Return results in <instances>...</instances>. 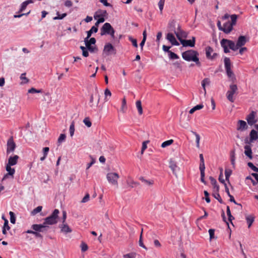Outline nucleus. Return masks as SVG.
Segmentation results:
<instances>
[{"label": "nucleus", "instance_id": "f257e3e1", "mask_svg": "<svg viewBox=\"0 0 258 258\" xmlns=\"http://www.w3.org/2000/svg\"><path fill=\"white\" fill-rule=\"evenodd\" d=\"M199 53L198 51L190 49L182 53V57L183 59L187 61H194L200 67L201 62L199 60Z\"/></svg>", "mask_w": 258, "mask_h": 258}, {"label": "nucleus", "instance_id": "f03ea898", "mask_svg": "<svg viewBox=\"0 0 258 258\" xmlns=\"http://www.w3.org/2000/svg\"><path fill=\"white\" fill-rule=\"evenodd\" d=\"M59 211L58 209H54L51 215L44 219V224L47 225H54L57 223Z\"/></svg>", "mask_w": 258, "mask_h": 258}, {"label": "nucleus", "instance_id": "7ed1b4c3", "mask_svg": "<svg viewBox=\"0 0 258 258\" xmlns=\"http://www.w3.org/2000/svg\"><path fill=\"white\" fill-rule=\"evenodd\" d=\"M114 33L115 30L109 23H105L100 30V35L101 36L107 34L110 35L111 38L113 39L115 38Z\"/></svg>", "mask_w": 258, "mask_h": 258}, {"label": "nucleus", "instance_id": "20e7f679", "mask_svg": "<svg viewBox=\"0 0 258 258\" xmlns=\"http://www.w3.org/2000/svg\"><path fill=\"white\" fill-rule=\"evenodd\" d=\"M174 33L176 35L178 39L180 41L181 44L183 45V46H189L191 47L195 46L196 40L195 37H192V39L191 40H184L180 38V36H179L178 32H176L175 31Z\"/></svg>", "mask_w": 258, "mask_h": 258}, {"label": "nucleus", "instance_id": "39448f33", "mask_svg": "<svg viewBox=\"0 0 258 258\" xmlns=\"http://www.w3.org/2000/svg\"><path fill=\"white\" fill-rule=\"evenodd\" d=\"M107 179L108 182L112 185H118L117 179L119 178V175L116 173L109 172L106 175Z\"/></svg>", "mask_w": 258, "mask_h": 258}, {"label": "nucleus", "instance_id": "423d86ee", "mask_svg": "<svg viewBox=\"0 0 258 258\" xmlns=\"http://www.w3.org/2000/svg\"><path fill=\"white\" fill-rule=\"evenodd\" d=\"M16 148V145L14 141L13 137H11L7 141L6 153L7 155L13 152Z\"/></svg>", "mask_w": 258, "mask_h": 258}, {"label": "nucleus", "instance_id": "0eeeda50", "mask_svg": "<svg viewBox=\"0 0 258 258\" xmlns=\"http://www.w3.org/2000/svg\"><path fill=\"white\" fill-rule=\"evenodd\" d=\"M49 226L46 225L43 222V224H33L31 226V228L34 231L38 232H45L47 231Z\"/></svg>", "mask_w": 258, "mask_h": 258}, {"label": "nucleus", "instance_id": "6e6552de", "mask_svg": "<svg viewBox=\"0 0 258 258\" xmlns=\"http://www.w3.org/2000/svg\"><path fill=\"white\" fill-rule=\"evenodd\" d=\"M12 166L6 164V170L8 172L3 176L2 181H4L9 177H11V178H14V174L15 173V168H12Z\"/></svg>", "mask_w": 258, "mask_h": 258}, {"label": "nucleus", "instance_id": "1a4fd4ad", "mask_svg": "<svg viewBox=\"0 0 258 258\" xmlns=\"http://www.w3.org/2000/svg\"><path fill=\"white\" fill-rule=\"evenodd\" d=\"M256 112L254 111H251L250 113L248 114L246 117V120L247 123L250 126L254 125L257 122V119L256 118Z\"/></svg>", "mask_w": 258, "mask_h": 258}, {"label": "nucleus", "instance_id": "9d476101", "mask_svg": "<svg viewBox=\"0 0 258 258\" xmlns=\"http://www.w3.org/2000/svg\"><path fill=\"white\" fill-rule=\"evenodd\" d=\"M103 52L106 54V55H109L112 54H116V50L111 44L108 43L105 45L103 49Z\"/></svg>", "mask_w": 258, "mask_h": 258}, {"label": "nucleus", "instance_id": "9b49d317", "mask_svg": "<svg viewBox=\"0 0 258 258\" xmlns=\"http://www.w3.org/2000/svg\"><path fill=\"white\" fill-rule=\"evenodd\" d=\"M222 40V44L224 43H225L227 45V46L231 50H232L233 51H236L237 49H238V48L236 44H235L234 41H233L232 40H228L226 39H223Z\"/></svg>", "mask_w": 258, "mask_h": 258}, {"label": "nucleus", "instance_id": "f8f14e48", "mask_svg": "<svg viewBox=\"0 0 258 258\" xmlns=\"http://www.w3.org/2000/svg\"><path fill=\"white\" fill-rule=\"evenodd\" d=\"M166 39L171 43L172 45L178 46L179 43L176 40L172 33H168L166 35Z\"/></svg>", "mask_w": 258, "mask_h": 258}, {"label": "nucleus", "instance_id": "ddd939ff", "mask_svg": "<svg viewBox=\"0 0 258 258\" xmlns=\"http://www.w3.org/2000/svg\"><path fill=\"white\" fill-rule=\"evenodd\" d=\"M233 26L230 24L229 21H228L223 24L222 31L226 34H228L233 30Z\"/></svg>", "mask_w": 258, "mask_h": 258}, {"label": "nucleus", "instance_id": "4468645a", "mask_svg": "<svg viewBox=\"0 0 258 258\" xmlns=\"http://www.w3.org/2000/svg\"><path fill=\"white\" fill-rule=\"evenodd\" d=\"M19 158V156L17 155L10 156L8 159V163L6 164L11 166H14L17 164Z\"/></svg>", "mask_w": 258, "mask_h": 258}, {"label": "nucleus", "instance_id": "2eb2a0df", "mask_svg": "<svg viewBox=\"0 0 258 258\" xmlns=\"http://www.w3.org/2000/svg\"><path fill=\"white\" fill-rule=\"evenodd\" d=\"M247 42L246 38L245 36L241 35L240 36L236 42L237 46L238 47V49L244 46Z\"/></svg>", "mask_w": 258, "mask_h": 258}, {"label": "nucleus", "instance_id": "dca6fc26", "mask_svg": "<svg viewBox=\"0 0 258 258\" xmlns=\"http://www.w3.org/2000/svg\"><path fill=\"white\" fill-rule=\"evenodd\" d=\"M249 137H250L249 142H247L245 141L246 143H252L254 141H255L257 139H258V133L255 130L252 129L251 130V131L250 132Z\"/></svg>", "mask_w": 258, "mask_h": 258}, {"label": "nucleus", "instance_id": "f3484780", "mask_svg": "<svg viewBox=\"0 0 258 258\" xmlns=\"http://www.w3.org/2000/svg\"><path fill=\"white\" fill-rule=\"evenodd\" d=\"M28 93H41V96H49L50 95V93L49 92H44L43 91L42 89H36L34 88H32L28 90Z\"/></svg>", "mask_w": 258, "mask_h": 258}, {"label": "nucleus", "instance_id": "a211bd4d", "mask_svg": "<svg viewBox=\"0 0 258 258\" xmlns=\"http://www.w3.org/2000/svg\"><path fill=\"white\" fill-rule=\"evenodd\" d=\"M247 128V125L246 122L242 120H239L238 122V126L237 130L238 131H243Z\"/></svg>", "mask_w": 258, "mask_h": 258}, {"label": "nucleus", "instance_id": "6ab92c4d", "mask_svg": "<svg viewBox=\"0 0 258 258\" xmlns=\"http://www.w3.org/2000/svg\"><path fill=\"white\" fill-rule=\"evenodd\" d=\"M244 148L245 155L246 156H247L250 159H251L252 158V153L250 146L249 145H245Z\"/></svg>", "mask_w": 258, "mask_h": 258}, {"label": "nucleus", "instance_id": "aec40b11", "mask_svg": "<svg viewBox=\"0 0 258 258\" xmlns=\"http://www.w3.org/2000/svg\"><path fill=\"white\" fill-rule=\"evenodd\" d=\"M61 229V231L63 233L67 234L68 233H70L72 231L71 228L67 224H62L61 225L59 226Z\"/></svg>", "mask_w": 258, "mask_h": 258}, {"label": "nucleus", "instance_id": "412c9836", "mask_svg": "<svg viewBox=\"0 0 258 258\" xmlns=\"http://www.w3.org/2000/svg\"><path fill=\"white\" fill-rule=\"evenodd\" d=\"M237 90V86L236 85H232L230 86V90L228 91L227 93V97H232Z\"/></svg>", "mask_w": 258, "mask_h": 258}, {"label": "nucleus", "instance_id": "4be33fe9", "mask_svg": "<svg viewBox=\"0 0 258 258\" xmlns=\"http://www.w3.org/2000/svg\"><path fill=\"white\" fill-rule=\"evenodd\" d=\"M245 219L248 224V227L250 228L254 221V217L252 215H248L246 216Z\"/></svg>", "mask_w": 258, "mask_h": 258}, {"label": "nucleus", "instance_id": "5701e85b", "mask_svg": "<svg viewBox=\"0 0 258 258\" xmlns=\"http://www.w3.org/2000/svg\"><path fill=\"white\" fill-rule=\"evenodd\" d=\"M204 105L202 103L199 104L191 108L189 111V113L193 114L195 111L199 110L202 109Z\"/></svg>", "mask_w": 258, "mask_h": 258}, {"label": "nucleus", "instance_id": "b1692460", "mask_svg": "<svg viewBox=\"0 0 258 258\" xmlns=\"http://www.w3.org/2000/svg\"><path fill=\"white\" fill-rule=\"evenodd\" d=\"M200 166H199L200 170H205L204 159V157H203V155L202 154H200Z\"/></svg>", "mask_w": 258, "mask_h": 258}, {"label": "nucleus", "instance_id": "393cba45", "mask_svg": "<svg viewBox=\"0 0 258 258\" xmlns=\"http://www.w3.org/2000/svg\"><path fill=\"white\" fill-rule=\"evenodd\" d=\"M169 167L172 170L173 173H175V172L176 171V169L178 168L176 162L172 160H170V161Z\"/></svg>", "mask_w": 258, "mask_h": 258}, {"label": "nucleus", "instance_id": "a878e982", "mask_svg": "<svg viewBox=\"0 0 258 258\" xmlns=\"http://www.w3.org/2000/svg\"><path fill=\"white\" fill-rule=\"evenodd\" d=\"M225 70L231 69V61L229 57H225L224 59Z\"/></svg>", "mask_w": 258, "mask_h": 258}, {"label": "nucleus", "instance_id": "bb28decb", "mask_svg": "<svg viewBox=\"0 0 258 258\" xmlns=\"http://www.w3.org/2000/svg\"><path fill=\"white\" fill-rule=\"evenodd\" d=\"M136 107L138 109V113L139 114L141 115L143 113V108L142 106V103L140 100L137 101L136 103Z\"/></svg>", "mask_w": 258, "mask_h": 258}, {"label": "nucleus", "instance_id": "cd10ccee", "mask_svg": "<svg viewBox=\"0 0 258 258\" xmlns=\"http://www.w3.org/2000/svg\"><path fill=\"white\" fill-rule=\"evenodd\" d=\"M213 52V48L210 46L206 48V55L207 58L210 59L211 56V53Z\"/></svg>", "mask_w": 258, "mask_h": 258}, {"label": "nucleus", "instance_id": "c85d7f7f", "mask_svg": "<svg viewBox=\"0 0 258 258\" xmlns=\"http://www.w3.org/2000/svg\"><path fill=\"white\" fill-rule=\"evenodd\" d=\"M191 133L193 135H194L196 137V146L198 148H199L200 147V135L194 131H191Z\"/></svg>", "mask_w": 258, "mask_h": 258}, {"label": "nucleus", "instance_id": "c756f323", "mask_svg": "<svg viewBox=\"0 0 258 258\" xmlns=\"http://www.w3.org/2000/svg\"><path fill=\"white\" fill-rule=\"evenodd\" d=\"M139 179L142 182H143L145 184H146L147 185H152L154 183V181L153 180H149L145 179L143 177H140L139 178Z\"/></svg>", "mask_w": 258, "mask_h": 258}, {"label": "nucleus", "instance_id": "7c9ffc66", "mask_svg": "<svg viewBox=\"0 0 258 258\" xmlns=\"http://www.w3.org/2000/svg\"><path fill=\"white\" fill-rule=\"evenodd\" d=\"M226 74L229 78H231V79H235V75L231 70V69H226Z\"/></svg>", "mask_w": 258, "mask_h": 258}, {"label": "nucleus", "instance_id": "2f4dec72", "mask_svg": "<svg viewBox=\"0 0 258 258\" xmlns=\"http://www.w3.org/2000/svg\"><path fill=\"white\" fill-rule=\"evenodd\" d=\"M42 209V207L41 206H39L32 211L31 214L32 215H35L38 213L41 212Z\"/></svg>", "mask_w": 258, "mask_h": 258}, {"label": "nucleus", "instance_id": "473e14b6", "mask_svg": "<svg viewBox=\"0 0 258 258\" xmlns=\"http://www.w3.org/2000/svg\"><path fill=\"white\" fill-rule=\"evenodd\" d=\"M173 140L172 139L164 141L162 143L161 147L165 148V147L171 145L173 143Z\"/></svg>", "mask_w": 258, "mask_h": 258}, {"label": "nucleus", "instance_id": "72a5a7b5", "mask_svg": "<svg viewBox=\"0 0 258 258\" xmlns=\"http://www.w3.org/2000/svg\"><path fill=\"white\" fill-rule=\"evenodd\" d=\"M213 196L214 197V198L217 200L220 203L222 204L223 203L219 192H213Z\"/></svg>", "mask_w": 258, "mask_h": 258}, {"label": "nucleus", "instance_id": "f704fd0d", "mask_svg": "<svg viewBox=\"0 0 258 258\" xmlns=\"http://www.w3.org/2000/svg\"><path fill=\"white\" fill-rule=\"evenodd\" d=\"M98 30V28H96V26H92L91 29L87 32V35L91 36L93 33H96Z\"/></svg>", "mask_w": 258, "mask_h": 258}, {"label": "nucleus", "instance_id": "c9c22d12", "mask_svg": "<svg viewBox=\"0 0 258 258\" xmlns=\"http://www.w3.org/2000/svg\"><path fill=\"white\" fill-rule=\"evenodd\" d=\"M9 215L10 216V222L12 224H15L16 223V216L14 212L10 211L9 212Z\"/></svg>", "mask_w": 258, "mask_h": 258}, {"label": "nucleus", "instance_id": "e433bc0d", "mask_svg": "<svg viewBox=\"0 0 258 258\" xmlns=\"http://www.w3.org/2000/svg\"><path fill=\"white\" fill-rule=\"evenodd\" d=\"M142 234H143V230H142L141 234H140V239H139V245L140 246L142 247V248H143L145 249H147V247L144 245L143 241Z\"/></svg>", "mask_w": 258, "mask_h": 258}, {"label": "nucleus", "instance_id": "4c0bfd02", "mask_svg": "<svg viewBox=\"0 0 258 258\" xmlns=\"http://www.w3.org/2000/svg\"><path fill=\"white\" fill-rule=\"evenodd\" d=\"M232 173V170L230 169H226L225 170V175L226 180L229 181V177Z\"/></svg>", "mask_w": 258, "mask_h": 258}, {"label": "nucleus", "instance_id": "58836bf2", "mask_svg": "<svg viewBox=\"0 0 258 258\" xmlns=\"http://www.w3.org/2000/svg\"><path fill=\"white\" fill-rule=\"evenodd\" d=\"M69 132L71 137H72L74 136L75 132V125L74 122H72L70 126Z\"/></svg>", "mask_w": 258, "mask_h": 258}, {"label": "nucleus", "instance_id": "ea45409f", "mask_svg": "<svg viewBox=\"0 0 258 258\" xmlns=\"http://www.w3.org/2000/svg\"><path fill=\"white\" fill-rule=\"evenodd\" d=\"M247 166L253 171L258 172V167H256L254 165V164L252 162H248Z\"/></svg>", "mask_w": 258, "mask_h": 258}, {"label": "nucleus", "instance_id": "a19ab883", "mask_svg": "<svg viewBox=\"0 0 258 258\" xmlns=\"http://www.w3.org/2000/svg\"><path fill=\"white\" fill-rule=\"evenodd\" d=\"M56 14H57V16L54 17L53 18V20H61V19H63L65 17H66V16H67L66 13H63L61 15H60L59 12H58L56 13Z\"/></svg>", "mask_w": 258, "mask_h": 258}, {"label": "nucleus", "instance_id": "79ce46f5", "mask_svg": "<svg viewBox=\"0 0 258 258\" xmlns=\"http://www.w3.org/2000/svg\"><path fill=\"white\" fill-rule=\"evenodd\" d=\"M66 138V135L64 134H61L57 140V143L58 144H61L62 142H64Z\"/></svg>", "mask_w": 258, "mask_h": 258}, {"label": "nucleus", "instance_id": "37998d69", "mask_svg": "<svg viewBox=\"0 0 258 258\" xmlns=\"http://www.w3.org/2000/svg\"><path fill=\"white\" fill-rule=\"evenodd\" d=\"M231 19V22H230V24L234 26L236 23V21L237 19V15L235 14H233L230 16Z\"/></svg>", "mask_w": 258, "mask_h": 258}, {"label": "nucleus", "instance_id": "c03bdc74", "mask_svg": "<svg viewBox=\"0 0 258 258\" xmlns=\"http://www.w3.org/2000/svg\"><path fill=\"white\" fill-rule=\"evenodd\" d=\"M168 56L170 59H178L179 57L178 55H177L174 52H173L172 51H170L169 53L168 54Z\"/></svg>", "mask_w": 258, "mask_h": 258}, {"label": "nucleus", "instance_id": "a18cd8bd", "mask_svg": "<svg viewBox=\"0 0 258 258\" xmlns=\"http://www.w3.org/2000/svg\"><path fill=\"white\" fill-rule=\"evenodd\" d=\"M201 172V181L202 182H203L204 184H206L207 182L206 180H205V170H200Z\"/></svg>", "mask_w": 258, "mask_h": 258}, {"label": "nucleus", "instance_id": "49530a36", "mask_svg": "<svg viewBox=\"0 0 258 258\" xmlns=\"http://www.w3.org/2000/svg\"><path fill=\"white\" fill-rule=\"evenodd\" d=\"M84 124L88 127H91L92 123L88 117H86L83 120Z\"/></svg>", "mask_w": 258, "mask_h": 258}, {"label": "nucleus", "instance_id": "de8ad7c7", "mask_svg": "<svg viewBox=\"0 0 258 258\" xmlns=\"http://www.w3.org/2000/svg\"><path fill=\"white\" fill-rule=\"evenodd\" d=\"M221 45L223 48L224 52L226 53H229L230 52L228 47L227 46V45L225 43H224L222 45V40H221Z\"/></svg>", "mask_w": 258, "mask_h": 258}, {"label": "nucleus", "instance_id": "09e8293b", "mask_svg": "<svg viewBox=\"0 0 258 258\" xmlns=\"http://www.w3.org/2000/svg\"><path fill=\"white\" fill-rule=\"evenodd\" d=\"M90 157L91 159V161L90 163L87 164L86 169H89L96 162L95 159H94L92 156H90Z\"/></svg>", "mask_w": 258, "mask_h": 258}, {"label": "nucleus", "instance_id": "8fccbe9b", "mask_svg": "<svg viewBox=\"0 0 258 258\" xmlns=\"http://www.w3.org/2000/svg\"><path fill=\"white\" fill-rule=\"evenodd\" d=\"M96 14H100L101 17H105L107 15V13L106 10H98L96 11Z\"/></svg>", "mask_w": 258, "mask_h": 258}, {"label": "nucleus", "instance_id": "3c124183", "mask_svg": "<svg viewBox=\"0 0 258 258\" xmlns=\"http://www.w3.org/2000/svg\"><path fill=\"white\" fill-rule=\"evenodd\" d=\"M164 3H165V0H160L158 3V6H159V10L160 11L161 13H162L163 9Z\"/></svg>", "mask_w": 258, "mask_h": 258}, {"label": "nucleus", "instance_id": "603ef678", "mask_svg": "<svg viewBox=\"0 0 258 258\" xmlns=\"http://www.w3.org/2000/svg\"><path fill=\"white\" fill-rule=\"evenodd\" d=\"M27 6H28V5L26 4V3L25 2H23L21 5V7L19 9V13H21V12H22L23 11H24L25 10V9L26 8Z\"/></svg>", "mask_w": 258, "mask_h": 258}, {"label": "nucleus", "instance_id": "864d4df0", "mask_svg": "<svg viewBox=\"0 0 258 258\" xmlns=\"http://www.w3.org/2000/svg\"><path fill=\"white\" fill-rule=\"evenodd\" d=\"M210 80L208 78L204 79L202 82V85L203 87L205 89L206 85H209L210 84Z\"/></svg>", "mask_w": 258, "mask_h": 258}, {"label": "nucleus", "instance_id": "5fc2aeb1", "mask_svg": "<svg viewBox=\"0 0 258 258\" xmlns=\"http://www.w3.org/2000/svg\"><path fill=\"white\" fill-rule=\"evenodd\" d=\"M128 40L132 42V44H133V45L135 47H138V43H137V41L136 39H134L133 38V37L130 36L128 37Z\"/></svg>", "mask_w": 258, "mask_h": 258}, {"label": "nucleus", "instance_id": "6e6d98bb", "mask_svg": "<svg viewBox=\"0 0 258 258\" xmlns=\"http://www.w3.org/2000/svg\"><path fill=\"white\" fill-rule=\"evenodd\" d=\"M172 65L177 69H179L181 70L182 67L180 61H176L172 63Z\"/></svg>", "mask_w": 258, "mask_h": 258}, {"label": "nucleus", "instance_id": "4d7b16f0", "mask_svg": "<svg viewBox=\"0 0 258 258\" xmlns=\"http://www.w3.org/2000/svg\"><path fill=\"white\" fill-rule=\"evenodd\" d=\"M81 250L83 252H85L88 249V246L85 242H82L81 244Z\"/></svg>", "mask_w": 258, "mask_h": 258}, {"label": "nucleus", "instance_id": "13d9d810", "mask_svg": "<svg viewBox=\"0 0 258 258\" xmlns=\"http://www.w3.org/2000/svg\"><path fill=\"white\" fill-rule=\"evenodd\" d=\"M219 181L224 184L225 185V183H226L225 180L223 179V175L222 173V169H221L220 174L219 176Z\"/></svg>", "mask_w": 258, "mask_h": 258}, {"label": "nucleus", "instance_id": "bf43d9fd", "mask_svg": "<svg viewBox=\"0 0 258 258\" xmlns=\"http://www.w3.org/2000/svg\"><path fill=\"white\" fill-rule=\"evenodd\" d=\"M91 53H94L98 51V48L96 45L91 46L88 49Z\"/></svg>", "mask_w": 258, "mask_h": 258}, {"label": "nucleus", "instance_id": "052dcab7", "mask_svg": "<svg viewBox=\"0 0 258 258\" xmlns=\"http://www.w3.org/2000/svg\"><path fill=\"white\" fill-rule=\"evenodd\" d=\"M204 195L205 197V200L207 203H209L211 201L210 198H209V194L207 190L204 191Z\"/></svg>", "mask_w": 258, "mask_h": 258}, {"label": "nucleus", "instance_id": "680f3d73", "mask_svg": "<svg viewBox=\"0 0 258 258\" xmlns=\"http://www.w3.org/2000/svg\"><path fill=\"white\" fill-rule=\"evenodd\" d=\"M90 199V195L89 194H86L84 197L82 199L81 203H85L89 201Z\"/></svg>", "mask_w": 258, "mask_h": 258}, {"label": "nucleus", "instance_id": "e2e57ef3", "mask_svg": "<svg viewBox=\"0 0 258 258\" xmlns=\"http://www.w3.org/2000/svg\"><path fill=\"white\" fill-rule=\"evenodd\" d=\"M209 235H210V239H214V234H215V229H210L208 231Z\"/></svg>", "mask_w": 258, "mask_h": 258}, {"label": "nucleus", "instance_id": "0e129e2a", "mask_svg": "<svg viewBox=\"0 0 258 258\" xmlns=\"http://www.w3.org/2000/svg\"><path fill=\"white\" fill-rule=\"evenodd\" d=\"M3 228H5L6 229H7L8 230H10V227L9 226V221L7 219H5V222Z\"/></svg>", "mask_w": 258, "mask_h": 258}, {"label": "nucleus", "instance_id": "69168bd1", "mask_svg": "<svg viewBox=\"0 0 258 258\" xmlns=\"http://www.w3.org/2000/svg\"><path fill=\"white\" fill-rule=\"evenodd\" d=\"M126 108V103L125 99V98H123L122 101V105H121V110L123 112H124V109Z\"/></svg>", "mask_w": 258, "mask_h": 258}, {"label": "nucleus", "instance_id": "338daca9", "mask_svg": "<svg viewBox=\"0 0 258 258\" xmlns=\"http://www.w3.org/2000/svg\"><path fill=\"white\" fill-rule=\"evenodd\" d=\"M209 179L211 181V183L213 186L216 185L217 184V182L216 180L212 176L209 177Z\"/></svg>", "mask_w": 258, "mask_h": 258}, {"label": "nucleus", "instance_id": "774afa93", "mask_svg": "<svg viewBox=\"0 0 258 258\" xmlns=\"http://www.w3.org/2000/svg\"><path fill=\"white\" fill-rule=\"evenodd\" d=\"M179 34L181 38V37L186 38L187 36V33L183 30H180V32L179 33Z\"/></svg>", "mask_w": 258, "mask_h": 258}]
</instances>
